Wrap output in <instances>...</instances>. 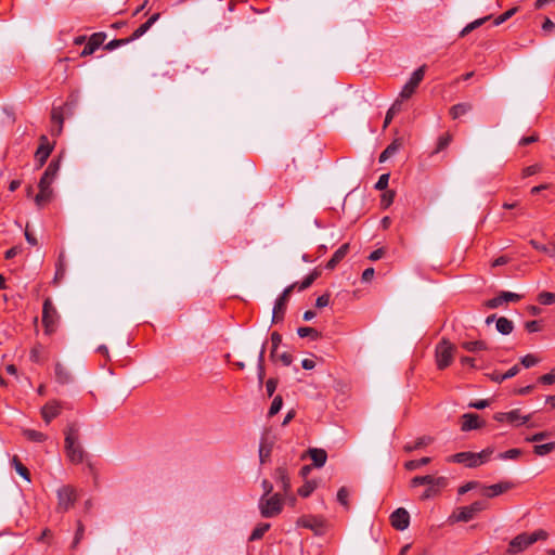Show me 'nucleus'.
<instances>
[{
  "label": "nucleus",
  "mask_w": 555,
  "mask_h": 555,
  "mask_svg": "<svg viewBox=\"0 0 555 555\" xmlns=\"http://www.w3.org/2000/svg\"><path fill=\"white\" fill-rule=\"evenodd\" d=\"M65 451L68 460L74 464H79L85 459V451L79 443V427L76 423H70L65 429Z\"/></svg>",
  "instance_id": "f257e3e1"
},
{
  "label": "nucleus",
  "mask_w": 555,
  "mask_h": 555,
  "mask_svg": "<svg viewBox=\"0 0 555 555\" xmlns=\"http://www.w3.org/2000/svg\"><path fill=\"white\" fill-rule=\"evenodd\" d=\"M493 453L492 448H486L481 452H459L448 457V462L464 464L466 467L474 468L486 463L491 454Z\"/></svg>",
  "instance_id": "f03ea898"
},
{
  "label": "nucleus",
  "mask_w": 555,
  "mask_h": 555,
  "mask_svg": "<svg viewBox=\"0 0 555 555\" xmlns=\"http://www.w3.org/2000/svg\"><path fill=\"white\" fill-rule=\"evenodd\" d=\"M75 106L76 102L70 100L67 101L63 106L52 108L50 126L51 137H59L62 133L64 117L72 115L74 113Z\"/></svg>",
  "instance_id": "7ed1b4c3"
},
{
  "label": "nucleus",
  "mask_w": 555,
  "mask_h": 555,
  "mask_svg": "<svg viewBox=\"0 0 555 555\" xmlns=\"http://www.w3.org/2000/svg\"><path fill=\"white\" fill-rule=\"evenodd\" d=\"M546 538L547 533L544 530H538L532 533H520L509 542L507 552L509 554H517L526 550L538 540H544Z\"/></svg>",
  "instance_id": "20e7f679"
},
{
  "label": "nucleus",
  "mask_w": 555,
  "mask_h": 555,
  "mask_svg": "<svg viewBox=\"0 0 555 555\" xmlns=\"http://www.w3.org/2000/svg\"><path fill=\"white\" fill-rule=\"evenodd\" d=\"M455 346L448 339L443 338L436 346V363L439 370L447 369L453 361Z\"/></svg>",
  "instance_id": "39448f33"
},
{
  "label": "nucleus",
  "mask_w": 555,
  "mask_h": 555,
  "mask_svg": "<svg viewBox=\"0 0 555 555\" xmlns=\"http://www.w3.org/2000/svg\"><path fill=\"white\" fill-rule=\"evenodd\" d=\"M488 504L485 501H476L468 506L459 507L450 517L455 522H467L476 517V515L487 508Z\"/></svg>",
  "instance_id": "423d86ee"
},
{
  "label": "nucleus",
  "mask_w": 555,
  "mask_h": 555,
  "mask_svg": "<svg viewBox=\"0 0 555 555\" xmlns=\"http://www.w3.org/2000/svg\"><path fill=\"white\" fill-rule=\"evenodd\" d=\"M259 508L263 517H274L279 515L283 508V499L279 493L271 496H261Z\"/></svg>",
  "instance_id": "0eeeda50"
},
{
  "label": "nucleus",
  "mask_w": 555,
  "mask_h": 555,
  "mask_svg": "<svg viewBox=\"0 0 555 555\" xmlns=\"http://www.w3.org/2000/svg\"><path fill=\"white\" fill-rule=\"evenodd\" d=\"M77 501L76 489L72 486H63L57 490V505L59 513H65L72 508Z\"/></svg>",
  "instance_id": "6e6552de"
},
{
  "label": "nucleus",
  "mask_w": 555,
  "mask_h": 555,
  "mask_svg": "<svg viewBox=\"0 0 555 555\" xmlns=\"http://www.w3.org/2000/svg\"><path fill=\"white\" fill-rule=\"evenodd\" d=\"M59 313L50 298H47L42 307V323L47 333H52L56 326Z\"/></svg>",
  "instance_id": "1a4fd4ad"
},
{
  "label": "nucleus",
  "mask_w": 555,
  "mask_h": 555,
  "mask_svg": "<svg viewBox=\"0 0 555 555\" xmlns=\"http://www.w3.org/2000/svg\"><path fill=\"white\" fill-rule=\"evenodd\" d=\"M296 286H297L296 283L287 286L283 291L281 296L276 299L274 308H273V315H272L273 323L279 322L283 319L288 298Z\"/></svg>",
  "instance_id": "9d476101"
},
{
  "label": "nucleus",
  "mask_w": 555,
  "mask_h": 555,
  "mask_svg": "<svg viewBox=\"0 0 555 555\" xmlns=\"http://www.w3.org/2000/svg\"><path fill=\"white\" fill-rule=\"evenodd\" d=\"M425 69H426V66L422 65L412 74L411 78L404 85V87L402 88V90L400 92L401 99H409L412 96V94L415 92L418 85L421 83V81L424 78Z\"/></svg>",
  "instance_id": "9b49d317"
},
{
  "label": "nucleus",
  "mask_w": 555,
  "mask_h": 555,
  "mask_svg": "<svg viewBox=\"0 0 555 555\" xmlns=\"http://www.w3.org/2000/svg\"><path fill=\"white\" fill-rule=\"evenodd\" d=\"M493 418L500 423L506 422V423L518 426V425L526 424L530 417L528 415H521L520 410L515 409V410H512V411L505 412V413L504 412L495 413Z\"/></svg>",
  "instance_id": "f8f14e48"
},
{
  "label": "nucleus",
  "mask_w": 555,
  "mask_h": 555,
  "mask_svg": "<svg viewBox=\"0 0 555 555\" xmlns=\"http://www.w3.org/2000/svg\"><path fill=\"white\" fill-rule=\"evenodd\" d=\"M297 526L312 530L315 534L324 531V520L321 517L305 515L297 519Z\"/></svg>",
  "instance_id": "ddd939ff"
},
{
  "label": "nucleus",
  "mask_w": 555,
  "mask_h": 555,
  "mask_svg": "<svg viewBox=\"0 0 555 555\" xmlns=\"http://www.w3.org/2000/svg\"><path fill=\"white\" fill-rule=\"evenodd\" d=\"M105 39L106 34L103 31L92 34L89 37L83 50L80 52V56L87 57L93 54L104 43Z\"/></svg>",
  "instance_id": "4468645a"
},
{
  "label": "nucleus",
  "mask_w": 555,
  "mask_h": 555,
  "mask_svg": "<svg viewBox=\"0 0 555 555\" xmlns=\"http://www.w3.org/2000/svg\"><path fill=\"white\" fill-rule=\"evenodd\" d=\"M390 522L391 526L400 531L405 530L410 525V515L408 511L403 507L397 508L391 515H390Z\"/></svg>",
  "instance_id": "2eb2a0df"
},
{
  "label": "nucleus",
  "mask_w": 555,
  "mask_h": 555,
  "mask_svg": "<svg viewBox=\"0 0 555 555\" xmlns=\"http://www.w3.org/2000/svg\"><path fill=\"white\" fill-rule=\"evenodd\" d=\"M62 410L61 402L51 400L41 408V416L43 421L49 424L52 420L60 415Z\"/></svg>",
  "instance_id": "dca6fc26"
},
{
  "label": "nucleus",
  "mask_w": 555,
  "mask_h": 555,
  "mask_svg": "<svg viewBox=\"0 0 555 555\" xmlns=\"http://www.w3.org/2000/svg\"><path fill=\"white\" fill-rule=\"evenodd\" d=\"M485 426V422L480 420V417L475 413H466L462 415V431H469L474 429H479Z\"/></svg>",
  "instance_id": "f3484780"
},
{
  "label": "nucleus",
  "mask_w": 555,
  "mask_h": 555,
  "mask_svg": "<svg viewBox=\"0 0 555 555\" xmlns=\"http://www.w3.org/2000/svg\"><path fill=\"white\" fill-rule=\"evenodd\" d=\"M53 150L54 142L43 141L42 144H40L35 153V159L38 163L39 168L44 165Z\"/></svg>",
  "instance_id": "a211bd4d"
},
{
  "label": "nucleus",
  "mask_w": 555,
  "mask_h": 555,
  "mask_svg": "<svg viewBox=\"0 0 555 555\" xmlns=\"http://www.w3.org/2000/svg\"><path fill=\"white\" fill-rule=\"evenodd\" d=\"M512 488H513V483H511L508 481L499 482L495 485L483 487L482 494L486 495L487 498H494V496H498V495L508 491Z\"/></svg>",
  "instance_id": "6ab92c4d"
},
{
  "label": "nucleus",
  "mask_w": 555,
  "mask_h": 555,
  "mask_svg": "<svg viewBox=\"0 0 555 555\" xmlns=\"http://www.w3.org/2000/svg\"><path fill=\"white\" fill-rule=\"evenodd\" d=\"M55 380L61 385H67L73 380L69 370L61 362H56L54 366Z\"/></svg>",
  "instance_id": "aec40b11"
},
{
  "label": "nucleus",
  "mask_w": 555,
  "mask_h": 555,
  "mask_svg": "<svg viewBox=\"0 0 555 555\" xmlns=\"http://www.w3.org/2000/svg\"><path fill=\"white\" fill-rule=\"evenodd\" d=\"M349 251V244L345 243L343 244L332 256V258L326 263V269L333 270L348 254Z\"/></svg>",
  "instance_id": "412c9836"
},
{
  "label": "nucleus",
  "mask_w": 555,
  "mask_h": 555,
  "mask_svg": "<svg viewBox=\"0 0 555 555\" xmlns=\"http://www.w3.org/2000/svg\"><path fill=\"white\" fill-rule=\"evenodd\" d=\"M159 16V13L153 14L145 23H143L132 33V35L129 37V40L133 41L142 37L152 27V25L158 21Z\"/></svg>",
  "instance_id": "4be33fe9"
},
{
  "label": "nucleus",
  "mask_w": 555,
  "mask_h": 555,
  "mask_svg": "<svg viewBox=\"0 0 555 555\" xmlns=\"http://www.w3.org/2000/svg\"><path fill=\"white\" fill-rule=\"evenodd\" d=\"M274 478H275L276 482H279L281 485V489L284 492V494H287V492L291 489V481H289V477H288L286 468H284V467L276 468Z\"/></svg>",
  "instance_id": "5701e85b"
},
{
  "label": "nucleus",
  "mask_w": 555,
  "mask_h": 555,
  "mask_svg": "<svg viewBox=\"0 0 555 555\" xmlns=\"http://www.w3.org/2000/svg\"><path fill=\"white\" fill-rule=\"evenodd\" d=\"M310 459L313 462V465L318 468L323 467L327 460V453L323 449H309Z\"/></svg>",
  "instance_id": "b1692460"
},
{
  "label": "nucleus",
  "mask_w": 555,
  "mask_h": 555,
  "mask_svg": "<svg viewBox=\"0 0 555 555\" xmlns=\"http://www.w3.org/2000/svg\"><path fill=\"white\" fill-rule=\"evenodd\" d=\"M434 441V438L430 436H423L417 438L413 443H406L403 447V450L405 452H412L418 449H422L424 447L429 446Z\"/></svg>",
  "instance_id": "393cba45"
},
{
  "label": "nucleus",
  "mask_w": 555,
  "mask_h": 555,
  "mask_svg": "<svg viewBox=\"0 0 555 555\" xmlns=\"http://www.w3.org/2000/svg\"><path fill=\"white\" fill-rule=\"evenodd\" d=\"M473 108V105L470 103H459V104H455L453 105L451 108H450V115L453 119H457L462 116H464L465 114H467L468 112H470Z\"/></svg>",
  "instance_id": "a878e982"
},
{
  "label": "nucleus",
  "mask_w": 555,
  "mask_h": 555,
  "mask_svg": "<svg viewBox=\"0 0 555 555\" xmlns=\"http://www.w3.org/2000/svg\"><path fill=\"white\" fill-rule=\"evenodd\" d=\"M496 330L503 335H508L514 330V324L511 320L505 317H500L496 319Z\"/></svg>",
  "instance_id": "bb28decb"
},
{
  "label": "nucleus",
  "mask_w": 555,
  "mask_h": 555,
  "mask_svg": "<svg viewBox=\"0 0 555 555\" xmlns=\"http://www.w3.org/2000/svg\"><path fill=\"white\" fill-rule=\"evenodd\" d=\"M53 195V190L39 189L38 194L35 197L36 205L41 208L48 204Z\"/></svg>",
  "instance_id": "cd10ccee"
},
{
  "label": "nucleus",
  "mask_w": 555,
  "mask_h": 555,
  "mask_svg": "<svg viewBox=\"0 0 555 555\" xmlns=\"http://www.w3.org/2000/svg\"><path fill=\"white\" fill-rule=\"evenodd\" d=\"M461 346L469 352H477L481 350H486L487 344L483 340H474V341H464Z\"/></svg>",
  "instance_id": "c85d7f7f"
},
{
  "label": "nucleus",
  "mask_w": 555,
  "mask_h": 555,
  "mask_svg": "<svg viewBox=\"0 0 555 555\" xmlns=\"http://www.w3.org/2000/svg\"><path fill=\"white\" fill-rule=\"evenodd\" d=\"M555 449V442L548 441L544 443H538L533 447V452L539 455L543 456L546 454H550Z\"/></svg>",
  "instance_id": "c756f323"
},
{
  "label": "nucleus",
  "mask_w": 555,
  "mask_h": 555,
  "mask_svg": "<svg viewBox=\"0 0 555 555\" xmlns=\"http://www.w3.org/2000/svg\"><path fill=\"white\" fill-rule=\"evenodd\" d=\"M399 149L400 144L398 143V141H392V143L389 144L379 155V163H385L389 157L396 154Z\"/></svg>",
  "instance_id": "7c9ffc66"
},
{
  "label": "nucleus",
  "mask_w": 555,
  "mask_h": 555,
  "mask_svg": "<svg viewBox=\"0 0 555 555\" xmlns=\"http://www.w3.org/2000/svg\"><path fill=\"white\" fill-rule=\"evenodd\" d=\"M12 465L14 466L16 473L22 476L25 480L30 481V473L26 466L22 464L16 455L12 459Z\"/></svg>",
  "instance_id": "2f4dec72"
},
{
  "label": "nucleus",
  "mask_w": 555,
  "mask_h": 555,
  "mask_svg": "<svg viewBox=\"0 0 555 555\" xmlns=\"http://www.w3.org/2000/svg\"><path fill=\"white\" fill-rule=\"evenodd\" d=\"M491 16H485L478 20H475L474 22L467 24L462 31L460 33L461 37H465L470 31L475 30L476 28L480 27L482 24H485L488 20H490Z\"/></svg>",
  "instance_id": "473e14b6"
},
{
  "label": "nucleus",
  "mask_w": 555,
  "mask_h": 555,
  "mask_svg": "<svg viewBox=\"0 0 555 555\" xmlns=\"http://www.w3.org/2000/svg\"><path fill=\"white\" fill-rule=\"evenodd\" d=\"M23 435L26 439L34 442H43L47 440V435L34 429H24Z\"/></svg>",
  "instance_id": "72a5a7b5"
},
{
  "label": "nucleus",
  "mask_w": 555,
  "mask_h": 555,
  "mask_svg": "<svg viewBox=\"0 0 555 555\" xmlns=\"http://www.w3.org/2000/svg\"><path fill=\"white\" fill-rule=\"evenodd\" d=\"M297 334L299 337L301 338H305V337H310L312 340H317L321 337V333L319 331H317L315 328L313 327H299L297 330Z\"/></svg>",
  "instance_id": "f704fd0d"
},
{
  "label": "nucleus",
  "mask_w": 555,
  "mask_h": 555,
  "mask_svg": "<svg viewBox=\"0 0 555 555\" xmlns=\"http://www.w3.org/2000/svg\"><path fill=\"white\" fill-rule=\"evenodd\" d=\"M270 529V524H259L251 532L249 541H256L263 537V534Z\"/></svg>",
  "instance_id": "c9c22d12"
},
{
  "label": "nucleus",
  "mask_w": 555,
  "mask_h": 555,
  "mask_svg": "<svg viewBox=\"0 0 555 555\" xmlns=\"http://www.w3.org/2000/svg\"><path fill=\"white\" fill-rule=\"evenodd\" d=\"M430 461H431V459L427 457V456L426 457H422L420 460H411V461H408L404 464V467L408 470H415V469L420 468L421 466L429 464Z\"/></svg>",
  "instance_id": "e433bc0d"
},
{
  "label": "nucleus",
  "mask_w": 555,
  "mask_h": 555,
  "mask_svg": "<svg viewBox=\"0 0 555 555\" xmlns=\"http://www.w3.org/2000/svg\"><path fill=\"white\" fill-rule=\"evenodd\" d=\"M59 170H60V159H52L51 163L48 165L43 175L46 177L54 180L55 177L57 176Z\"/></svg>",
  "instance_id": "4c0bfd02"
},
{
  "label": "nucleus",
  "mask_w": 555,
  "mask_h": 555,
  "mask_svg": "<svg viewBox=\"0 0 555 555\" xmlns=\"http://www.w3.org/2000/svg\"><path fill=\"white\" fill-rule=\"evenodd\" d=\"M271 451H272V444L267 443V441L264 439H262L260 442V446H259V457H260L261 463H264L267 461V459H269Z\"/></svg>",
  "instance_id": "58836bf2"
},
{
  "label": "nucleus",
  "mask_w": 555,
  "mask_h": 555,
  "mask_svg": "<svg viewBox=\"0 0 555 555\" xmlns=\"http://www.w3.org/2000/svg\"><path fill=\"white\" fill-rule=\"evenodd\" d=\"M320 276V272L318 270H313L310 274H308L302 282L298 285L299 291H304L312 285V283Z\"/></svg>",
  "instance_id": "ea45409f"
},
{
  "label": "nucleus",
  "mask_w": 555,
  "mask_h": 555,
  "mask_svg": "<svg viewBox=\"0 0 555 555\" xmlns=\"http://www.w3.org/2000/svg\"><path fill=\"white\" fill-rule=\"evenodd\" d=\"M431 481H433V476L431 475L415 476L411 480V486L412 487H418V486H422V485L431 486Z\"/></svg>",
  "instance_id": "a19ab883"
},
{
  "label": "nucleus",
  "mask_w": 555,
  "mask_h": 555,
  "mask_svg": "<svg viewBox=\"0 0 555 555\" xmlns=\"http://www.w3.org/2000/svg\"><path fill=\"white\" fill-rule=\"evenodd\" d=\"M282 405H283L282 397L275 396L271 403V406L269 409L268 415L271 417V416L275 415L276 413H279L280 410L282 409Z\"/></svg>",
  "instance_id": "79ce46f5"
},
{
  "label": "nucleus",
  "mask_w": 555,
  "mask_h": 555,
  "mask_svg": "<svg viewBox=\"0 0 555 555\" xmlns=\"http://www.w3.org/2000/svg\"><path fill=\"white\" fill-rule=\"evenodd\" d=\"M131 41L129 40V37L128 38H122V39H113L111 40L108 43H106L104 46V49L107 50V51H112L114 49H117L121 46H125V44H128L130 43Z\"/></svg>",
  "instance_id": "37998d69"
},
{
  "label": "nucleus",
  "mask_w": 555,
  "mask_h": 555,
  "mask_svg": "<svg viewBox=\"0 0 555 555\" xmlns=\"http://www.w3.org/2000/svg\"><path fill=\"white\" fill-rule=\"evenodd\" d=\"M271 343H272L271 358L273 360H275L278 348H279L280 344L282 343V336L278 332H273L271 334Z\"/></svg>",
  "instance_id": "c03bdc74"
},
{
  "label": "nucleus",
  "mask_w": 555,
  "mask_h": 555,
  "mask_svg": "<svg viewBox=\"0 0 555 555\" xmlns=\"http://www.w3.org/2000/svg\"><path fill=\"white\" fill-rule=\"evenodd\" d=\"M317 485L313 481H307L298 489V494L302 498L309 496L315 489Z\"/></svg>",
  "instance_id": "a18cd8bd"
},
{
  "label": "nucleus",
  "mask_w": 555,
  "mask_h": 555,
  "mask_svg": "<svg viewBox=\"0 0 555 555\" xmlns=\"http://www.w3.org/2000/svg\"><path fill=\"white\" fill-rule=\"evenodd\" d=\"M348 498L349 490L346 487H341L337 492V500L347 509L349 508Z\"/></svg>",
  "instance_id": "49530a36"
},
{
  "label": "nucleus",
  "mask_w": 555,
  "mask_h": 555,
  "mask_svg": "<svg viewBox=\"0 0 555 555\" xmlns=\"http://www.w3.org/2000/svg\"><path fill=\"white\" fill-rule=\"evenodd\" d=\"M395 191H386L383 193L380 198V205L383 208H388L395 199Z\"/></svg>",
  "instance_id": "de8ad7c7"
},
{
  "label": "nucleus",
  "mask_w": 555,
  "mask_h": 555,
  "mask_svg": "<svg viewBox=\"0 0 555 555\" xmlns=\"http://www.w3.org/2000/svg\"><path fill=\"white\" fill-rule=\"evenodd\" d=\"M505 302L502 298V292L494 298H491L485 302L488 309H496Z\"/></svg>",
  "instance_id": "09e8293b"
},
{
  "label": "nucleus",
  "mask_w": 555,
  "mask_h": 555,
  "mask_svg": "<svg viewBox=\"0 0 555 555\" xmlns=\"http://www.w3.org/2000/svg\"><path fill=\"white\" fill-rule=\"evenodd\" d=\"M521 454L520 449H509L503 453L499 454L501 460H515Z\"/></svg>",
  "instance_id": "8fccbe9b"
},
{
  "label": "nucleus",
  "mask_w": 555,
  "mask_h": 555,
  "mask_svg": "<svg viewBox=\"0 0 555 555\" xmlns=\"http://www.w3.org/2000/svg\"><path fill=\"white\" fill-rule=\"evenodd\" d=\"M83 533H85V526L80 520H78L77 521V530H76L75 538L73 541V547H76L79 544V542L83 538Z\"/></svg>",
  "instance_id": "3c124183"
},
{
  "label": "nucleus",
  "mask_w": 555,
  "mask_h": 555,
  "mask_svg": "<svg viewBox=\"0 0 555 555\" xmlns=\"http://www.w3.org/2000/svg\"><path fill=\"white\" fill-rule=\"evenodd\" d=\"M551 437V433L548 431H541L538 434L532 435L531 437H527L526 440L530 442H542Z\"/></svg>",
  "instance_id": "603ef678"
},
{
  "label": "nucleus",
  "mask_w": 555,
  "mask_h": 555,
  "mask_svg": "<svg viewBox=\"0 0 555 555\" xmlns=\"http://www.w3.org/2000/svg\"><path fill=\"white\" fill-rule=\"evenodd\" d=\"M538 299L542 305H551L555 301V294L550 292H543L539 295Z\"/></svg>",
  "instance_id": "864d4df0"
},
{
  "label": "nucleus",
  "mask_w": 555,
  "mask_h": 555,
  "mask_svg": "<svg viewBox=\"0 0 555 555\" xmlns=\"http://www.w3.org/2000/svg\"><path fill=\"white\" fill-rule=\"evenodd\" d=\"M448 486V478L440 476V477H434L431 481V487L435 488L437 491L438 489L446 488Z\"/></svg>",
  "instance_id": "5fc2aeb1"
},
{
  "label": "nucleus",
  "mask_w": 555,
  "mask_h": 555,
  "mask_svg": "<svg viewBox=\"0 0 555 555\" xmlns=\"http://www.w3.org/2000/svg\"><path fill=\"white\" fill-rule=\"evenodd\" d=\"M520 362L525 367L528 369L535 365L539 362V359L533 354H527L520 359Z\"/></svg>",
  "instance_id": "6e6d98bb"
},
{
  "label": "nucleus",
  "mask_w": 555,
  "mask_h": 555,
  "mask_svg": "<svg viewBox=\"0 0 555 555\" xmlns=\"http://www.w3.org/2000/svg\"><path fill=\"white\" fill-rule=\"evenodd\" d=\"M388 182H389V173H383L379 177L378 181L375 183V189L379 190V191L386 190L388 186Z\"/></svg>",
  "instance_id": "4d7b16f0"
},
{
  "label": "nucleus",
  "mask_w": 555,
  "mask_h": 555,
  "mask_svg": "<svg viewBox=\"0 0 555 555\" xmlns=\"http://www.w3.org/2000/svg\"><path fill=\"white\" fill-rule=\"evenodd\" d=\"M515 12H516V9H511V10H507L506 12H504L503 14L499 15L494 20V25L498 26V25L503 24L505 21H507L509 17H512Z\"/></svg>",
  "instance_id": "13d9d810"
},
{
  "label": "nucleus",
  "mask_w": 555,
  "mask_h": 555,
  "mask_svg": "<svg viewBox=\"0 0 555 555\" xmlns=\"http://www.w3.org/2000/svg\"><path fill=\"white\" fill-rule=\"evenodd\" d=\"M502 298L503 300H505V302H516L519 301L522 298V296L512 292H502Z\"/></svg>",
  "instance_id": "bf43d9fd"
},
{
  "label": "nucleus",
  "mask_w": 555,
  "mask_h": 555,
  "mask_svg": "<svg viewBox=\"0 0 555 555\" xmlns=\"http://www.w3.org/2000/svg\"><path fill=\"white\" fill-rule=\"evenodd\" d=\"M525 328L529 333H535V332H539L541 330V325H540L539 321L533 320V321L526 322Z\"/></svg>",
  "instance_id": "052dcab7"
},
{
  "label": "nucleus",
  "mask_w": 555,
  "mask_h": 555,
  "mask_svg": "<svg viewBox=\"0 0 555 555\" xmlns=\"http://www.w3.org/2000/svg\"><path fill=\"white\" fill-rule=\"evenodd\" d=\"M278 387V380L275 378H269L266 383V389L268 392V396H273L275 389Z\"/></svg>",
  "instance_id": "680f3d73"
},
{
  "label": "nucleus",
  "mask_w": 555,
  "mask_h": 555,
  "mask_svg": "<svg viewBox=\"0 0 555 555\" xmlns=\"http://www.w3.org/2000/svg\"><path fill=\"white\" fill-rule=\"evenodd\" d=\"M539 382L542 383V384H546V385H552L553 383H555V372H554V370H552L550 373H547L545 375H542L539 378Z\"/></svg>",
  "instance_id": "e2e57ef3"
},
{
  "label": "nucleus",
  "mask_w": 555,
  "mask_h": 555,
  "mask_svg": "<svg viewBox=\"0 0 555 555\" xmlns=\"http://www.w3.org/2000/svg\"><path fill=\"white\" fill-rule=\"evenodd\" d=\"M330 304V294H323L315 300L317 308H324Z\"/></svg>",
  "instance_id": "0e129e2a"
},
{
  "label": "nucleus",
  "mask_w": 555,
  "mask_h": 555,
  "mask_svg": "<svg viewBox=\"0 0 555 555\" xmlns=\"http://www.w3.org/2000/svg\"><path fill=\"white\" fill-rule=\"evenodd\" d=\"M275 359H279L285 366H288L293 362V357L288 352H283L281 354L276 353Z\"/></svg>",
  "instance_id": "69168bd1"
},
{
  "label": "nucleus",
  "mask_w": 555,
  "mask_h": 555,
  "mask_svg": "<svg viewBox=\"0 0 555 555\" xmlns=\"http://www.w3.org/2000/svg\"><path fill=\"white\" fill-rule=\"evenodd\" d=\"M477 481H469L459 488V494H465L466 492L477 488Z\"/></svg>",
  "instance_id": "338daca9"
},
{
  "label": "nucleus",
  "mask_w": 555,
  "mask_h": 555,
  "mask_svg": "<svg viewBox=\"0 0 555 555\" xmlns=\"http://www.w3.org/2000/svg\"><path fill=\"white\" fill-rule=\"evenodd\" d=\"M30 360L33 362H40L41 360V347L35 346L30 351Z\"/></svg>",
  "instance_id": "774afa93"
}]
</instances>
